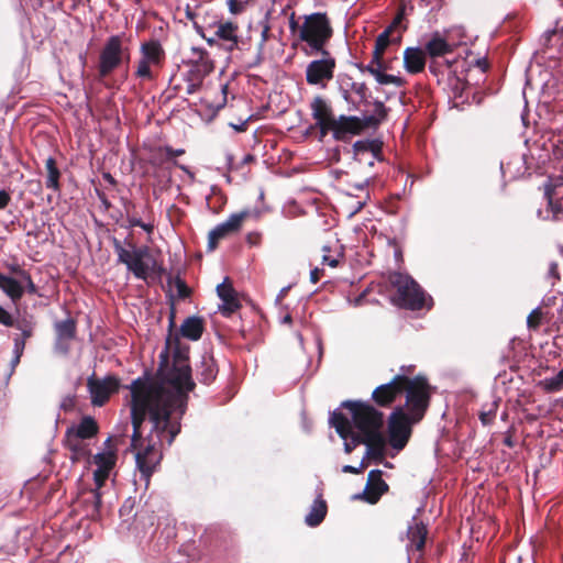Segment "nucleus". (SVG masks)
Wrapping results in <instances>:
<instances>
[{"mask_svg": "<svg viewBox=\"0 0 563 563\" xmlns=\"http://www.w3.org/2000/svg\"><path fill=\"white\" fill-rule=\"evenodd\" d=\"M175 286L177 288V294H178L179 299H186L190 296V294H191L190 288L187 286L185 280H183L180 277H176Z\"/></svg>", "mask_w": 563, "mask_h": 563, "instance_id": "nucleus-46", "label": "nucleus"}, {"mask_svg": "<svg viewBox=\"0 0 563 563\" xmlns=\"http://www.w3.org/2000/svg\"><path fill=\"white\" fill-rule=\"evenodd\" d=\"M0 289L13 301L18 302L24 295V287L16 279L0 273Z\"/></svg>", "mask_w": 563, "mask_h": 563, "instance_id": "nucleus-35", "label": "nucleus"}, {"mask_svg": "<svg viewBox=\"0 0 563 563\" xmlns=\"http://www.w3.org/2000/svg\"><path fill=\"white\" fill-rule=\"evenodd\" d=\"M45 169H46V179L45 186L48 189L54 190L55 192L60 190V170L57 167V163L54 157L49 156L45 161Z\"/></svg>", "mask_w": 563, "mask_h": 563, "instance_id": "nucleus-38", "label": "nucleus"}, {"mask_svg": "<svg viewBox=\"0 0 563 563\" xmlns=\"http://www.w3.org/2000/svg\"><path fill=\"white\" fill-rule=\"evenodd\" d=\"M322 252V264L330 267L339 266L340 260L343 257V251L341 246L338 245V242H334V247H332L330 244L323 245Z\"/></svg>", "mask_w": 563, "mask_h": 563, "instance_id": "nucleus-40", "label": "nucleus"}, {"mask_svg": "<svg viewBox=\"0 0 563 563\" xmlns=\"http://www.w3.org/2000/svg\"><path fill=\"white\" fill-rule=\"evenodd\" d=\"M254 159H255V157L253 154L244 155V157L242 158V161L240 163L235 162V157L233 155L230 154L227 156L228 167L231 170L240 169L244 164L253 163Z\"/></svg>", "mask_w": 563, "mask_h": 563, "instance_id": "nucleus-45", "label": "nucleus"}, {"mask_svg": "<svg viewBox=\"0 0 563 563\" xmlns=\"http://www.w3.org/2000/svg\"><path fill=\"white\" fill-rule=\"evenodd\" d=\"M130 245L134 249V256L131 258L126 268L132 272L136 278L146 280L151 273H161L163 271V268L158 266L157 261L152 256L147 246L136 247L134 244Z\"/></svg>", "mask_w": 563, "mask_h": 563, "instance_id": "nucleus-17", "label": "nucleus"}, {"mask_svg": "<svg viewBox=\"0 0 563 563\" xmlns=\"http://www.w3.org/2000/svg\"><path fill=\"white\" fill-rule=\"evenodd\" d=\"M310 110L321 137L331 133L336 141L360 135L366 129L377 128L387 117V109L382 101L374 103V114L372 115L358 118L341 114L336 117L331 104L321 96H316L312 99Z\"/></svg>", "mask_w": 563, "mask_h": 563, "instance_id": "nucleus-2", "label": "nucleus"}, {"mask_svg": "<svg viewBox=\"0 0 563 563\" xmlns=\"http://www.w3.org/2000/svg\"><path fill=\"white\" fill-rule=\"evenodd\" d=\"M542 317L543 313L540 308L533 309L527 318L528 328L530 330L537 331L541 325Z\"/></svg>", "mask_w": 563, "mask_h": 563, "instance_id": "nucleus-44", "label": "nucleus"}, {"mask_svg": "<svg viewBox=\"0 0 563 563\" xmlns=\"http://www.w3.org/2000/svg\"><path fill=\"white\" fill-rule=\"evenodd\" d=\"M124 56L126 57V59L130 58L128 48L123 49L122 47L121 36H110L104 43L99 55V78L102 79L108 77L114 69H117L121 65Z\"/></svg>", "mask_w": 563, "mask_h": 563, "instance_id": "nucleus-13", "label": "nucleus"}, {"mask_svg": "<svg viewBox=\"0 0 563 563\" xmlns=\"http://www.w3.org/2000/svg\"><path fill=\"white\" fill-rule=\"evenodd\" d=\"M351 89L361 98L366 97L367 87L365 82H353Z\"/></svg>", "mask_w": 563, "mask_h": 563, "instance_id": "nucleus-56", "label": "nucleus"}, {"mask_svg": "<svg viewBox=\"0 0 563 563\" xmlns=\"http://www.w3.org/2000/svg\"><path fill=\"white\" fill-rule=\"evenodd\" d=\"M96 194H97V197L100 200L101 205L103 206V208L106 210H109L112 207V205L109 201L107 195L100 189H96Z\"/></svg>", "mask_w": 563, "mask_h": 563, "instance_id": "nucleus-59", "label": "nucleus"}, {"mask_svg": "<svg viewBox=\"0 0 563 563\" xmlns=\"http://www.w3.org/2000/svg\"><path fill=\"white\" fill-rule=\"evenodd\" d=\"M327 511L328 506L325 500L319 497L313 501L309 514L305 518V522L309 527H317L324 520Z\"/></svg>", "mask_w": 563, "mask_h": 563, "instance_id": "nucleus-37", "label": "nucleus"}, {"mask_svg": "<svg viewBox=\"0 0 563 563\" xmlns=\"http://www.w3.org/2000/svg\"><path fill=\"white\" fill-rule=\"evenodd\" d=\"M11 201V196L5 190H0V210L8 207Z\"/></svg>", "mask_w": 563, "mask_h": 563, "instance_id": "nucleus-61", "label": "nucleus"}, {"mask_svg": "<svg viewBox=\"0 0 563 563\" xmlns=\"http://www.w3.org/2000/svg\"><path fill=\"white\" fill-rule=\"evenodd\" d=\"M0 324L5 327H12L14 324V319L10 312H8L3 307L0 306Z\"/></svg>", "mask_w": 563, "mask_h": 563, "instance_id": "nucleus-52", "label": "nucleus"}, {"mask_svg": "<svg viewBox=\"0 0 563 563\" xmlns=\"http://www.w3.org/2000/svg\"><path fill=\"white\" fill-rule=\"evenodd\" d=\"M196 29L198 33L207 41L209 45L217 44L218 40L223 42V47L227 52H233L234 49L239 48L240 43V36H239V25L235 22L232 21H218L214 23V36L213 37H207V35L203 33L202 27L198 26L197 24Z\"/></svg>", "mask_w": 563, "mask_h": 563, "instance_id": "nucleus-16", "label": "nucleus"}, {"mask_svg": "<svg viewBox=\"0 0 563 563\" xmlns=\"http://www.w3.org/2000/svg\"><path fill=\"white\" fill-rule=\"evenodd\" d=\"M387 443L388 442L384 433L364 438L363 444L366 445L365 457L376 463H382L385 459V449Z\"/></svg>", "mask_w": 563, "mask_h": 563, "instance_id": "nucleus-30", "label": "nucleus"}, {"mask_svg": "<svg viewBox=\"0 0 563 563\" xmlns=\"http://www.w3.org/2000/svg\"><path fill=\"white\" fill-rule=\"evenodd\" d=\"M23 343L22 342H16V344H14V357L12 360V365L15 366L20 363V358L23 354Z\"/></svg>", "mask_w": 563, "mask_h": 563, "instance_id": "nucleus-58", "label": "nucleus"}, {"mask_svg": "<svg viewBox=\"0 0 563 563\" xmlns=\"http://www.w3.org/2000/svg\"><path fill=\"white\" fill-rule=\"evenodd\" d=\"M217 294L222 300V305L219 306V311L222 313V316L230 317L241 308L238 294L233 288L229 277H225L223 283L217 286Z\"/></svg>", "mask_w": 563, "mask_h": 563, "instance_id": "nucleus-24", "label": "nucleus"}, {"mask_svg": "<svg viewBox=\"0 0 563 563\" xmlns=\"http://www.w3.org/2000/svg\"><path fill=\"white\" fill-rule=\"evenodd\" d=\"M341 408L350 411V422L355 433L363 438L383 433L384 413L368 401L344 400L341 402Z\"/></svg>", "mask_w": 563, "mask_h": 563, "instance_id": "nucleus-5", "label": "nucleus"}, {"mask_svg": "<svg viewBox=\"0 0 563 563\" xmlns=\"http://www.w3.org/2000/svg\"><path fill=\"white\" fill-rule=\"evenodd\" d=\"M229 10L232 14H240L244 10V3L239 0H228Z\"/></svg>", "mask_w": 563, "mask_h": 563, "instance_id": "nucleus-54", "label": "nucleus"}, {"mask_svg": "<svg viewBox=\"0 0 563 563\" xmlns=\"http://www.w3.org/2000/svg\"><path fill=\"white\" fill-rule=\"evenodd\" d=\"M113 247L115 254L118 255V261L128 266L131 258L134 256V249H132V251L124 249L121 242L117 239L113 240Z\"/></svg>", "mask_w": 563, "mask_h": 563, "instance_id": "nucleus-43", "label": "nucleus"}, {"mask_svg": "<svg viewBox=\"0 0 563 563\" xmlns=\"http://www.w3.org/2000/svg\"><path fill=\"white\" fill-rule=\"evenodd\" d=\"M384 143H353L352 151L346 154L353 155L355 162L362 166L372 167L376 161H383L382 148Z\"/></svg>", "mask_w": 563, "mask_h": 563, "instance_id": "nucleus-22", "label": "nucleus"}, {"mask_svg": "<svg viewBox=\"0 0 563 563\" xmlns=\"http://www.w3.org/2000/svg\"><path fill=\"white\" fill-rule=\"evenodd\" d=\"M357 68L362 73H368L374 76L379 85H394L396 87H404L407 84L402 77L385 74V70L388 68L385 62L378 64L369 63L367 65L358 64Z\"/></svg>", "mask_w": 563, "mask_h": 563, "instance_id": "nucleus-27", "label": "nucleus"}, {"mask_svg": "<svg viewBox=\"0 0 563 563\" xmlns=\"http://www.w3.org/2000/svg\"><path fill=\"white\" fill-rule=\"evenodd\" d=\"M333 35V29L327 13L316 12L305 16L299 29V41L305 42L310 51L306 55H313L314 52L327 51L325 46Z\"/></svg>", "mask_w": 563, "mask_h": 563, "instance_id": "nucleus-7", "label": "nucleus"}, {"mask_svg": "<svg viewBox=\"0 0 563 563\" xmlns=\"http://www.w3.org/2000/svg\"><path fill=\"white\" fill-rule=\"evenodd\" d=\"M261 214L260 210L249 208L243 209L240 212L232 213L225 222L218 224L209 232L208 251H214L221 240L240 232L244 221L247 219L258 220Z\"/></svg>", "mask_w": 563, "mask_h": 563, "instance_id": "nucleus-11", "label": "nucleus"}, {"mask_svg": "<svg viewBox=\"0 0 563 563\" xmlns=\"http://www.w3.org/2000/svg\"><path fill=\"white\" fill-rule=\"evenodd\" d=\"M389 489L388 484L383 479L380 470H372L367 476V483L364 489V499L368 504H376L380 497Z\"/></svg>", "mask_w": 563, "mask_h": 563, "instance_id": "nucleus-25", "label": "nucleus"}, {"mask_svg": "<svg viewBox=\"0 0 563 563\" xmlns=\"http://www.w3.org/2000/svg\"><path fill=\"white\" fill-rule=\"evenodd\" d=\"M405 15H406V5L404 3H401L398 7L396 16L394 18L393 22L385 30H390V33L393 34V32L399 27L401 32H405L408 27L407 24L402 23Z\"/></svg>", "mask_w": 563, "mask_h": 563, "instance_id": "nucleus-42", "label": "nucleus"}, {"mask_svg": "<svg viewBox=\"0 0 563 563\" xmlns=\"http://www.w3.org/2000/svg\"><path fill=\"white\" fill-rule=\"evenodd\" d=\"M218 367L216 361L210 355H203L200 364L197 366V378L205 385H210L217 377Z\"/></svg>", "mask_w": 563, "mask_h": 563, "instance_id": "nucleus-33", "label": "nucleus"}, {"mask_svg": "<svg viewBox=\"0 0 563 563\" xmlns=\"http://www.w3.org/2000/svg\"><path fill=\"white\" fill-rule=\"evenodd\" d=\"M404 68L410 75H417L424 70L427 56L421 47H407L404 51Z\"/></svg>", "mask_w": 563, "mask_h": 563, "instance_id": "nucleus-29", "label": "nucleus"}, {"mask_svg": "<svg viewBox=\"0 0 563 563\" xmlns=\"http://www.w3.org/2000/svg\"><path fill=\"white\" fill-rule=\"evenodd\" d=\"M205 331V321L201 317L192 316L184 320L180 334L191 341H198Z\"/></svg>", "mask_w": 563, "mask_h": 563, "instance_id": "nucleus-32", "label": "nucleus"}, {"mask_svg": "<svg viewBox=\"0 0 563 563\" xmlns=\"http://www.w3.org/2000/svg\"><path fill=\"white\" fill-rule=\"evenodd\" d=\"M56 334L54 351L59 355H67L70 351V342L76 338L77 323L75 319L57 321L54 324Z\"/></svg>", "mask_w": 563, "mask_h": 563, "instance_id": "nucleus-21", "label": "nucleus"}, {"mask_svg": "<svg viewBox=\"0 0 563 563\" xmlns=\"http://www.w3.org/2000/svg\"><path fill=\"white\" fill-rule=\"evenodd\" d=\"M140 54L134 75L142 80L152 81L155 79L154 69L162 68L165 63V49L158 40L152 38L141 44Z\"/></svg>", "mask_w": 563, "mask_h": 563, "instance_id": "nucleus-10", "label": "nucleus"}, {"mask_svg": "<svg viewBox=\"0 0 563 563\" xmlns=\"http://www.w3.org/2000/svg\"><path fill=\"white\" fill-rule=\"evenodd\" d=\"M191 56L192 58L188 63L189 68L184 75L185 87L178 84L170 86L169 89L173 93L168 98L180 93L183 90L188 96L196 93L201 89L205 78L213 71V60L205 48L192 47Z\"/></svg>", "mask_w": 563, "mask_h": 563, "instance_id": "nucleus-6", "label": "nucleus"}, {"mask_svg": "<svg viewBox=\"0 0 563 563\" xmlns=\"http://www.w3.org/2000/svg\"><path fill=\"white\" fill-rule=\"evenodd\" d=\"M322 275H323V269H320L318 267L312 269L311 273H310V280H311V283L317 284L321 279Z\"/></svg>", "mask_w": 563, "mask_h": 563, "instance_id": "nucleus-64", "label": "nucleus"}, {"mask_svg": "<svg viewBox=\"0 0 563 563\" xmlns=\"http://www.w3.org/2000/svg\"><path fill=\"white\" fill-rule=\"evenodd\" d=\"M560 167L561 174L551 185L547 186L545 197L554 218L563 220V163Z\"/></svg>", "mask_w": 563, "mask_h": 563, "instance_id": "nucleus-26", "label": "nucleus"}, {"mask_svg": "<svg viewBox=\"0 0 563 563\" xmlns=\"http://www.w3.org/2000/svg\"><path fill=\"white\" fill-rule=\"evenodd\" d=\"M430 402L431 399L421 401L418 409L402 406L394 408L387 420V442L393 449L401 451L407 445L412 433V426L424 418Z\"/></svg>", "mask_w": 563, "mask_h": 563, "instance_id": "nucleus-4", "label": "nucleus"}, {"mask_svg": "<svg viewBox=\"0 0 563 563\" xmlns=\"http://www.w3.org/2000/svg\"><path fill=\"white\" fill-rule=\"evenodd\" d=\"M101 504V493L98 489H89L79 496L76 510L82 512L87 519L98 520L100 518Z\"/></svg>", "mask_w": 563, "mask_h": 563, "instance_id": "nucleus-23", "label": "nucleus"}, {"mask_svg": "<svg viewBox=\"0 0 563 563\" xmlns=\"http://www.w3.org/2000/svg\"><path fill=\"white\" fill-rule=\"evenodd\" d=\"M330 426L333 427L336 433L343 439L344 452L351 454L353 450L364 443V438L361 434L355 433L352 429L350 419L346 418L341 411L334 410L330 415Z\"/></svg>", "mask_w": 563, "mask_h": 563, "instance_id": "nucleus-18", "label": "nucleus"}, {"mask_svg": "<svg viewBox=\"0 0 563 563\" xmlns=\"http://www.w3.org/2000/svg\"><path fill=\"white\" fill-rule=\"evenodd\" d=\"M432 394L433 387L426 375L408 377L405 374H397L388 383L377 386L372 391L371 399L377 407L389 408L401 395H405L406 401L402 407L418 409L421 401L431 399Z\"/></svg>", "mask_w": 563, "mask_h": 563, "instance_id": "nucleus-3", "label": "nucleus"}, {"mask_svg": "<svg viewBox=\"0 0 563 563\" xmlns=\"http://www.w3.org/2000/svg\"><path fill=\"white\" fill-rule=\"evenodd\" d=\"M99 433V424L91 416H84L78 424H73L66 429L63 443L73 455V461H79L90 455V450L84 443L85 440L93 439Z\"/></svg>", "mask_w": 563, "mask_h": 563, "instance_id": "nucleus-9", "label": "nucleus"}, {"mask_svg": "<svg viewBox=\"0 0 563 563\" xmlns=\"http://www.w3.org/2000/svg\"><path fill=\"white\" fill-rule=\"evenodd\" d=\"M389 283L396 290L394 302L398 307L412 311L430 308L427 294L411 276L393 273L389 275Z\"/></svg>", "mask_w": 563, "mask_h": 563, "instance_id": "nucleus-8", "label": "nucleus"}, {"mask_svg": "<svg viewBox=\"0 0 563 563\" xmlns=\"http://www.w3.org/2000/svg\"><path fill=\"white\" fill-rule=\"evenodd\" d=\"M413 522L409 525L407 530V538L409 540V547L416 551H422L426 545L428 530L422 521H418L413 517Z\"/></svg>", "mask_w": 563, "mask_h": 563, "instance_id": "nucleus-31", "label": "nucleus"}, {"mask_svg": "<svg viewBox=\"0 0 563 563\" xmlns=\"http://www.w3.org/2000/svg\"><path fill=\"white\" fill-rule=\"evenodd\" d=\"M21 282L25 284L24 291L26 290L30 295L37 294V287L32 280L31 274L29 272L21 278Z\"/></svg>", "mask_w": 563, "mask_h": 563, "instance_id": "nucleus-50", "label": "nucleus"}, {"mask_svg": "<svg viewBox=\"0 0 563 563\" xmlns=\"http://www.w3.org/2000/svg\"><path fill=\"white\" fill-rule=\"evenodd\" d=\"M9 271L19 276L20 279L27 273V271L23 269L19 264H12L9 266Z\"/></svg>", "mask_w": 563, "mask_h": 563, "instance_id": "nucleus-62", "label": "nucleus"}, {"mask_svg": "<svg viewBox=\"0 0 563 563\" xmlns=\"http://www.w3.org/2000/svg\"><path fill=\"white\" fill-rule=\"evenodd\" d=\"M262 233L257 231L249 232L245 236L246 243L250 246H258L262 243Z\"/></svg>", "mask_w": 563, "mask_h": 563, "instance_id": "nucleus-51", "label": "nucleus"}, {"mask_svg": "<svg viewBox=\"0 0 563 563\" xmlns=\"http://www.w3.org/2000/svg\"><path fill=\"white\" fill-rule=\"evenodd\" d=\"M496 412L494 410L482 411L479 413V420L484 426H488L495 419Z\"/></svg>", "mask_w": 563, "mask_h": 563, "instance_id": "nucleus-55", "label": "nucleus"}, {"mask_svg": "<svg viewBox=\"0 0 563 563\" xmlns=\"http://www.w3.org/2000/svg\"><path fill=\"white\" fill-rule=\"evenodd\" d=\"M164 441H166V438L155 439L154 437L148 435L147 443L135 454L136 466L146 487L150 484L153 473L161 463V448L163 446Z\"/></svg>", "mask_w": 563, "mask_h": 563, "instance_id": "nucleus-12", "label": "nucleus"}, {"mask_svg": "<svg viewBox=\"0 0 563 563\" xmlns=\"http://www.w3.org/2000/svg\"><path fill=\"white\" fill-rule=\"evenodd\" d=\"M269 151H265L267 156L266 162L271 164H288L294 156V152L285 146H279L280 143H268Z\"/></svg>", "mask_w": 563, "mask_h": 563, "instance_id": "nucleus-36", "label": "nucleus"}, {"mask_svg": "<svg viewBox=\"0 0 563 563\" xmlns=\"http://www.w3.org/2000/svg\"><path fill=\"white\" fill-rule=\"evenodd\" d=\"M130 227H139L145 230L146 232H152L153 225L144 223L141 219L135 217H130L128 219Z\"/></svg>", "mask_w": 563, "mask_h": 563, "instance_id": "nucleus-53", "label": "nucleus"}, {"mask_svg": "<svg viewBox=\"0 0 563 563\" xmlns=\"http://www.w3.org/2000/svg\"><path fill=\"white\" fill-rule=\"evenodd\" d=\"M320 59L311 60L306 67V81L308 85L325 88L334 78L336 60L329 51L314 52Z\"/></svg>", "mask_w": 563, "mask_h": 563, "instance_id": "nucleus-14", "label": "nucleus"}, {"mask_svg": "<svg viewBox=\"0 0 563 563\" xmlns=\"http://www.w3.org/2000/svg\"><path fill=\"white\" fill-rule=\"evenodd\" d=\"M454 45L449 43L439 32H434L422 48L430 59L444 57L454 52Z\"/></svg>", "mask_w": 563, "mask_h": 563, "instance_id": "nucleus-28", "label": "nucleus"}, {"mask_svg": "<svg viewBox=\"0 0 563 563\" xmlns=\"http://www.w3.org/2000/svg\"><path fill=\"white\" fill-rule=\"evenodd\" d=\"M111 438H108L104 442V445L108 448L107 451L97 453L92 457V463L97 466L98 470L111 472L117 463V453L115 450L110 448Z\"/></svg>", "mask_w": 563, "mask_h": 563, "instance_id": "nucleus-34", "label": "nucleus"}, {"mask_svg": "<svg viewBox=\"0 0 563 563\" xmlns=\"http://www.w3.org/2000/svg\"><path fill=\"white\" fill-rule=\"evenodd\" d=\"M390 30H384L375 40V46L369 63L378 64L384 63V54L387 47L391 44Z\"/></svg>", "mask_w": 563, "mask_h": 563, "instance_id": "nucleus-39", "label": "nucleus"}, {"mask_svg": "<svg viewBox=\"0 0 563 563\" xmlns=\"http://www.w3.org/2000/svg\"><path fill=\"white\" fill-rule=\"evenodd\" d=\"M135 499L128 498L120 507L119 514L123 523H126V528L130 529L136 519L137 512L135 511Z\"/></svg>", "mask_w": 563, "mask_h": 563, "instance_id": "nucleus-41", "label": "nucleus"}, {"mask_svg": "<svg viewBox=\"0 0 563 563\" xmlns=\"http://www.w3.org/2000/svg\"><path fill=\"white\" fill-rule=\"evenodd\" d=\"M131 152L140 161L150 163L153 166H161L165 162L170 161V147L169 146H155V143H143L142 147L139 143H133L130 147Z\"/></svg>", "mask_w": 563, "mask_h": 563, "instance_id": "nucleus-20", "label": "nucleus"}, {"mask_svg": "<svg viewBox=\"0 0 563 563\" xmlns=\"http://www.w3.org/2000/svg\"><path fill=\"white\" fill-rule=\"evenodd\" d=\"M301 25H299L298 21L296 20L295 12L291 13L289 18V30L291 33H299V29Z\"/></svg>", "mask_w": 563, "mask_h": 563, "instance_id": "nucleus-63", "label": "nucleus"}, {"mask_svg": "<svg viewBox=\"0 0 563 563\" xmlns=\"http://www.w3.org/2000/svg\"><path fill=\"white\" fill-rule=\"evenodd\" d=\"M161 356L163 361L157 371L159 382L139 377L126 387L131 391L133 450L139 451L147 443L148 437L143 438L142 433L146 417L152 423L150 435L166 438L167 445H172L181 430L180 420L187 409L188 393L196 386L191 378L188 347L183 349L177 342L172 367L167 365V356Z\"/></svg>", "mask_w": 563, "mask_h": 563, "instance_id": "nucleus-1", "label": "nucleus"}, {"mask_svg": "<svg viewBox=\"0 0 563 563\" xmlns=\"http://www.w3.org/2000/svg\"><path fill=\"white\" fill-rule=\"evenodd\" d=\"M87 387L90 393L91 404L101 407L117 393L120 388V379L109 375L103 379H97L93 376L87 380Z\"/></svg>", "mask_w": 563, "mask_h": 563, "instance_id": "nucleus-19", "label": "nucleus"}, {"mask_svg": "<svg viewBox=\"0 0 563 563\" xmlns=\"http://www.w3.org/2000/svg\"><path fill=\"white\" fill-rule=\"evenodd\" d=\"M109 475H110V472L96 468L95 472H93V481H95V484H96V488L95 489H98V492H99L100 488L104 485V483L108 479Z\"/></svg>", "mask_w": 563, "mask_h": 563, "instance_id": "nucleus-49", "label": "nucleus"}, {"mask_svg": "<svg viewBox=\"0 0 563 563\" xmlns=\"http://www.w3.org/2000/svg\"><path fill=\"white\" fill-rule=\"evenodd\" d=\"M528 152L523 153L527 164H536L538 168L547 163H552L554 168L561 170L560 165L563 163V150L556 143H525Z\"/></svg>", "mask_w": 563, "mask_h": 563, "instance_id": "nucleus-15", "label": "nucleus"}, {"mask_svg": "<svg viewBox=\"0 0 563 563\" xmlns=\"http://www.w3.org/2000/svg\"><path fill=\"white\" fill-rule=\"evenodd\" d=\"M12 327H15L18 330L23 332L34 331L35 329V322L27 318H21L16 321H14V324Z\"/></svg>", "mask_w": 563, "mask_h": 563, "instance_id": "nucleus-47", "label": "nucleus"}, {"mask_svg": "<svg viewBox=\"0 0 563 563\" xmlns=\"http://www.w3.org/2000/svg\"><path fill=\"white\" fill-rule=\"evenodd\" d=\"M559 23H560V19L556 21V26L553 30L544 33V35H543V46L544 47L552 46V44H551L552 38L558 36L559 33L563 34V25L559 26Z\"/></svg>", "mask_w": 563, "mask_h": 563, "instance_id": "nucleus-48", "label": "nucleus"}, {"mask_svg": "<svg viewBox=\"0 0 563 563\" xmlns=\"http://www.w3.org/2000/svg\"><path fill=\"white\" fill-rule=\"evenodd\" d=\"M441 67H442V65L437 59L430 60L429 70L434 76H439L440 74H442Z\"/></svg>", "mask_w": 563, "mask_h": 563, "instance_id": "nucleus-60", "label": "nucleus"}, {"mask_svg": "<svg viewBox=\"0 0 563 563\" xmlns=\"http://www.w3.org/2000/svg\"><path fill=\"white\" fill-rule=\"evenodd\" d=\"M268 15L269 13L266 14V18H265V21L262 22V33H261V36H262V43H265L268 41L269 38V33H271V25L268 23Z\"/></svg>", "mask_w": 563, "mask_h": 563, "instance_id": "nucleus-57", "label": "nucleus"}]
</instances>
